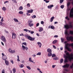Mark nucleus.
Here are the masks:
<instances>
[{"label": "nucleus", "instance_id": "ea45409f", "mask_svg": "<svg viewBox=\"0 0 73 73\" xmlns=\"http://www.w3.org/2000/svg\"><path fill=\"white\" fill-rule=\"evenodd\" d=\"M62 42H63L64 41V38H61Z\"/></svg>", "mask_w": 73, "mask_h": 73}, {"label": "nucleus", "instance_id": "e2e57ef3", "mask_svg": "<svg viewBox=\"0 0 73 73\" xmlns=\"http://www.w3.org/2000/svg\"><path fill=\"white\" fill-rule=\"evenodd\" d=\"M31 34H33V33H34V31H31Z\"/></svg>", "mask_w": 73, "mask_h": 73}, {"label": "nucleus", "instance_id": "c03bdc74", "mask_svg": "<svg viewBox=\"0 0 73 73\" xmlns=\"http://www.w3.org/2000/svg\"><path fill=\"white\" fill-rule=\"evenodd\" d=\"M22 44L26 46L27 45V43L26 42H24L22 43Z\"/></svg>", "mask_w": 73, "mask_h": 73}, {"label": "nucleus", "instance_id": "0eeeda50", "mask_svg": "<svg viewBox=\"0 0 73 73\" xmlns=\"http://www.w3.org/2000/svg\"><path fill=\"white\" fill-rule=\"evenodd\" d=\"M69 66V64H66L62 66V67L64 68H68Z\"/></svg>", "mask_w": 73, "mask_h": 73}, {"label": "nucleus", "instance_id": "de8ad7c7", "mask_svg": "<svg viewBox=\"0 0 73 73\" xmlns=\"http://www.w3.org/2000/svg\"><path fill=\"white\" fill-rule=\"evenodd\" d=\"M69 46H72L73 47V43H72L71 44H70L69 45Z\"/></svg>", "mask_w": 73, "mask_h": 73}, {"label": "nucleus", "instance_id": "49530a36", "mask_svg": "<svg viewBox=\"0 0 73 73\" xmlns=\"http://www.w3.org/2000/svg\"><path fill=\"white\" fill-rule=\"evenodd\" d=\"M64 5H61L60 6V8H61L62 9H63V8H64Z\"/></svg>", "mask_w": 73, "mask_h": 73}, {"label": "nucleus", "instance_id": "f257e3e1", "mask_svg": "<svg viewBox=\"0 0 73 73\" xmlns=\"http://www.w3.org/2000/svg\"><path fill=\"white\" fill-rule=\"evenodd\" d=\"M66 55L64 56V58L65 59L64 61V62H68V58L70 61H71L73 59V54H69V53L68 52H66Z\"/></svg>", "mask_w": 73, "mask_h": 73}, {"label": "nucleus", "instance_id": "bf43d9fd", "mask_svg": "<svg viewBox=\"0 0 73 73\" xmlns=\"http://www.w3.org/2000/svg\"><path fill=\"white\" fill-rule=\"evenodd\" d=\"M29 13H28V12L27 13V16H31V14H29Z\"/></svg>", "mask_w": 73, "mask_h": 73}, {"label": "nucleus", "instance_id": "a878e982", "mask_svg": "<svg viewBox=\"0 0 73 73\" xmlns=\"http://www.w3.org/2000/svg\"><path fill=\"white\" fill-rule=\"evenodd\" d=\"M70 4V2H68V3H67V7H68V8Z\"/></svg>", "mask_w": 73, "mask_h": 73}, {"label": "nucleus", "instance_id": "864d4df0", "mask_svg": "<svg viewBox=\"0 0 73 73\" xmlns=\"http://www.w3.org/2000/svg\"><path fill=\"white\" fill-rule=\"evenodd\" d=\"M27 6H28L29 7H31V6L30 5V4L28 3L27 4Z\"/></svg>", "mask_w": 73, "mask_h": 73}, {"label": "nucleus", "instance_id": "4be33fe9", "mask_svg": "<svg viewBox=\"0 0 73 73\" xmlns=\"http://www.w3.org/2000/svg\"><path fill=\"white\" fill-rule=\"evenodd\" d=\"M66 49H67L68 50V51H69V52H71V51H72V50H71V49H70V48H69L68 47L66 48Z\"/></svg>", "mask_w": 73, "mask_h": 73}, {"label": "nucleus", "instance_id": "f03ea898", "mask_svg": "<svg viewBox=\"0 0 73 73\" xmlns=\"http://www.w3.org/2000/svg\"><path fill=\"white\" fill-rule=\"evenodd\" d=\"M64 27L66 29H68L70 28H73V26L71 25H68V24H66L64 26Z\"/></svg>", "mask_w": 73, "mask_h": 73}, {"label": "nucleus", "instance_id": "09e8293b", "mask_svg": "<svg viewBox=\"0 0 73 73\" xmlns=\"http://www.w3.org/2000/svg\"><path fill=\"white\" fill-rule=\"evenodd\" d=\"M15 50H12L11 53H15Z\"/></svg>", "mask_w": 73, "mask_h": 73}, {"label": "nucleus", "instance_id": "c756f323", "mask_svg": "<svg viewBox=\"0 0 73 73\" xmlns=\"http://www.w3.org/2000/svg\"><path fill=\"white\" fill-rule=\"evenodd\" d=\"M68 45H69V43H67L66 44V46H65V48H68Z\"/></svg>", "mask_w": 73, "mask_h": 73}, {"label": "nucleus", "instance_id": "6e6d98bb", "mask_svg": "<svg viewBox=\"0 0 73 73\" xmlns=\"http://www.w3.org/2000/svg\"><path fill=\"white\" fill-rule=\"evenodd\" d=\"M32 18H36V15H33L32 17Z\"/></svg>", "mask_w": 73, "mask_h": 73}, {"label": "nucleus", "instance_id": "2eb2a0df", "mask_svg": "<svg viewBox=\"0 0 73 73\" xmlns=\"http://www.w3.org/2000/svg\"><path fill=\"white\" fill-rule=\"evenodd\" d=\"M5 62L6 65H9V62H8V61L7 60H5Z\"/></svg>", "mask_w": 73, "mask_h": 73}, {"label": "nucleus", "instance_id": "a19ab883", "mask_svg": "<svg viewBox=\"0 0 73 73\" xmlns=\"http://www.w3.org/2000/svg\"><path fill=\"white\" fill-rule=\"evenodd\" d=\"M73 63H72V65H71L70 67V68H71V69H72V68H73Z\"/></svg>", "mask_w": 73, "mask_h": 73}, {"label": "nucleus", "instance_id": "2f4dec72", "mask_svg": "<svg viewBox=\"0 0 73 73\" xmlns=\"http://www.w3.org/2000/svg\"><path fill=\"white\" fill-rule=\"evenodd\" d=\"M20 68H23L24 67V65L23 64H21L19 65Z\"/></svg>", "mask_w": 73, "mask_h": 73}, {"label": "nucleus", "instance_id": "37998d69", "mask_svg": "<svg viewBox=\"0 0 73 73\" xmlns=\"http://www.w3.org/2000/svg\"><path fill=\"white\" fill-rule=\"evenodd\" d=\"M44 1H45V2L46 3H49V1H47L46 0H44Z\"/></svg>", "mask_w": 73, "mask_h": 73}, {"label": "nucleus", "instance_id": "0e129e2a", "mask_svg": "<svg viewBox=\"0 0 73 73\" xmlns=\"http://www.w3.org/2000/svg\"><path fill=\"white\" fill-rule=\"evenodd\" d=\"M19 36H24V34H23V33H22L21 34H20L19 35Z\"/></svg>", "mask_w": 73, "mask_h": 73}, {"label": "nucleus", "instance_id": "a18cd8bd", "mask_svg": "<svg viewBox=\"0 0 73 73\" xmlns=\"http://www.w3.org/2000/svg\"><path fill=\"white\" fill-rule=\"evenodd\" d=\"M5 71L4 69L2 70V73H5Z\"/></svg>", "mask_w": 73, "mask_h": 73}, {"label": "nucleus", "instance_id": "473e14b6", "mask_svg": "<svg viewBox=\"0 0 73 73\" xmlns=\"http://www.w3.org/2000/svg\"><path fill=\"white\" fill-rule=\"evenodd\" d=\"M19 14H21V15H22L23 14V11H20L19 12Z\"/></svg>", "mask_w": 73, "mask_h": 73}, {"label": "nucleus", "instance_id": "58836bf2", "mask_svg": "<svg viewBox=\"0 0 73 73\" xmlns=\"http://www.w3.org/2000/svg\"><path fill=\"white\" fill-rule=\"evenodd\" d=\"M63 59L62 58L61 59V60H60V63H62V62H63Z\"/></svg>", "mask_w": 73, "mask_h": 73}, {"label": "nucleus", "instance_id": "603ef678", "mask_svg": "<svg viewBox=\"0 0 73 73\" xmlns=\"http://www.w3.org/2000/svg\"><path fill=\"white\" fill-rule=\"evenodd\" d=\"M41 54V52H38V53L36 54V55H40Z\"/></svg>", "mask_w": 73, "mask_h": 73}, {"label": "nucleus", "instance_id": "c85d7f7f", "mask_svg": "<svg viewBox=\"0 0 73 73\" xmlns=\"http://www.w3.org/2000/svg\"><path fill=\"white\" fill-rule=\"evenodd\" d=\"M32 23V21H29L28 25H29L31 24V23Z\"/></svg>", "mask_w": 73, "mask_h": 73}, {"label": "nucleus", "instance_id": "9d476101", "mask_svg": "<svg viewBox=\"0 0 73 73\" xmlns=\"http://www.w3.org/2000/svg\"><path fill=\"white\" fill-rule=\"evenodd\" d=\"M22 48H23V50H25V49L26 50H27L28 49V48L27 47H25L23 45H22Z\"/></svg>", "mask_w": 73, "mask_h": 73}, {"label": "nucleus", "instance_id": "f8f14e48", "mask_svg": "<svg viewBox=\"0 0 73 73\" xmlns=\"http://www.w3.org/2000/svg\"><path fill=\"white\" fill-rule=\"evenodd\" d=\"M37 44H38V45H39V48H41L42 44H41V42H38L37 43Z\"/></svg>", "mask_w": 73, "mask_h": 73}, {"label": "nucleus", "instance_id": "f704fd0d", "mask_svg": "<svg viewBox=\"0 0 73 73\" xmlns=\"http://www.w3.org/2000/svg\"><path fill=\"white\" fill-rule=\"evenodd\" d=\"M52 57H56V54H52Z\"/></svg>", "mask_w": 73, "mask_h": 73}, {"label": "nucleus", "instance_id": "9b49d317", "mask_svg": "<svg viewBox=\"0 0 73 73\" xmlns=\"http://www.w3.org/2000/svg\"><path fill=\"white\" fill-rule=\"evenodd\" d=\"M44 30V29L41 27H39V32H41Z\"/></svg>", "mask_w": 73, "mask_h": 73}, {"label": "nucleus", "instance_id": "7ed1b4c3", "mask_svg": "<svg viewBox=\"0 0 73 73\" xmlns=\"http://www.w3.org/2000/svg\"><path fill=\"white\" fill-rule=\"evenodd\" d=\"M27 39H28L30 41H34L35 39V38H33L32 37H31L29 35H27Z\"/></svg>", "mask_w": 73, "mask_h": 73}, {"label": "nucleus", "instance_id": "bb28decb", "mask_svg": "<svg viewBox=\"0 0 73 73\" xmlns=\"http://www.w3.org/2000/svg\"><path fill=\"white\" fill-rule=\"evenodd\" d=\"M69 34H70L71 35H73V31L71 30L70 31Z\"/></svg>", "mask_w": 73, "mask_h": 73}, {"label": "nucleus", "instance_id": "423d86ee", "mask_svg": "<svg viewBox=\"0 0 73 73\" xmlns=\"http://www.w3.org/2000/svg\"><path fill=\"white\" fill-rule=\"evenodd\" d=\"M1 40L3 41V42H6V39H5V38L4 36H1Z\"/></svg>", "mask_w": 73, "mask_h": 73}, {"label": "nucleus", "instance_id": "4c0bfd02", "mask_svg": "<svg viewBox=\"0 0 73 73\" xmlns=\"http://www.w3.org/2000/svg\"><path fill=\"white\" fill-rule=\"evenodd\" d=\"M9 52H10V53H11L12 52V49H11V48H10L9 49Z\"/></svg>", "mask_w": 73, "mask_h": 73}, {"label": "nucleus", "instance_id": "774afa93", "mask_svg": "<svg viewBox=\"0 0 73 73\" xmlns=\"http://www.w3.org/2000/svg\"><path fill=\"white\" fill-rule=\"evenodd\" d=\"M8 1H6L4 2V4H5L6 3H8Z\"/></svg>", "mask_w": 73, "mask_h": 73}, {"label": "nucleus", "instance_id": "e433bc0d", "mask_svg": "<svg viewBox=\"0 0 73 73\" xmlns=\"http://www.w3.org/2000/svg\"><path fill=\"white\" fill-rule=\"evenodd\" d=\"M34 24L33 23H32L31 24H30L29 25V27H33V25Z\"/></svg>", "mask_w": 73, "mask_h": 73}, {"label": "nucleus", "instance_id": "6ab92c4d", "mask_svg": "<svg viewBox=\"0 0 73 73\" xmlns=\"http://www.w3.org/2000/svg\"><path fill=\"white\" fill-rule=\"evenodd\" d=\"M54 19V17H52L51 18V20H50V21L51 22H52L53 21V19Z\"/></svg>", "mask_w": 73, "mask_h": 73}, {"label": "nucleus", "instance_id": "69168bd1", "mask_svg": "<svg viewBox=\"0 0 73 73\" xmlns=\"http://www.w3.org/2000/svg\"><path fill=\"white\" fill-rule=\"evenodd\" d=\"M1 44H2V45H3V46H4V43H3V42H1Z\"/></svg>", "mask_w": 73, "mask_h": 73}, {"label": "nucleus", "instance_id": "39448f33", "mask_svg": "<svg viewBox=\"0 0 73 73\" xmlns=\"http://www.w3.org/2000/svg\"><path fill=\"white\" fill-rule=\"evenodd\" d=\"M2 58L3 60H7V56L6 55H4V53H2Z\"/></svg>", "mask_w": 73, "mask_h": 73}, {"label": "nucleus", "instance_id": "cd10ccee", "mask_svg": "<svg viewBox=\"0 0 73 73\" xmlns=\"http://www.w3.org/2000/svg\"><path fill=\"white\" fill-rule=\"evenodd\" d=\"M26 67L29 70H31V68L29 66H26Z\"/></svg>", "mask_w": 73, "mask_h": 73}, {"label": "nucleus", "instance_id": "393cba45", "mask_svg": "<svg viewBox=\"0 0 73 73\" xmlns=\"http://www.w3.org/2000/svg\"><path fill=\"white\" fill-rule=\"evenodd\" d=\"M29 60L30 61V62H31L34 63V62H33V61L32 60V58H29Z\"/></svg>", "mask_w": 73, "mask_h": 73}, {"label": "nucleus", "instance_id": "1a4fd4ad", "mask_svg": "<svg viewBox=\"0 0 73 73\" xmlns=\"http://www.w3.org/2000/svg\"><path fill=\"white\" fill-rule=\"evenodd\" d=\"M33 10L32 9H31L30 10H28L27 11V12L29 13H33Z\"/></svg>", "mask_w": 73, "mask_h": 73}, {"label": "nucleus", "instance_id": "338daca9", "mask_svg": "<svg viewBox=\"0 0 73 73\" xmlns=\"http://www.w3.org/2000/svg\"><path fill=\"white\" fill-rule=\"evenodd\" d=\"M53 46L54 49H56V47H55V46L53 45Z\"/></svg>", "mask_w": 73, "mask_h": 73}, {"label": "nucleus", "instance_id": "b1692460", "mask_svg": "<svg viewBox=\"0 0 73 73\" xmlns=\"http://www.w3.org/2000/svg\"><path fill=\"white\" fill-rule=\"evenodd\" d=\"M13 73H16V68H13Z\"/></svg>", "mask_w": 73, "mask_h": 73}, {"label": "nucleus", "instance_id": "052dcab7", "mask_svg": "<svg viewBox=\"0 0 73 73\" xmlns=\"http://www.w3.org/2000/svg\"><path fill=\"white\" fill-rule=\"evenodd\" d=\"M13 2L15 3H17V2H16V0H13Z\"/></svg>", "mask_w": 73, "mask_h": 73}, {"label": "nucleus", "instance_id": "a211bd4d", "mask_svg": "<svg viewBox=\"0 0 73 73\" xmlns=\"http://www.w3.org/2000/svg\"><path fill=\"white\" fill-rule=\"evenodd\" d=\"M54 5H50H50H49L48 6V8H52V7H53Z\"/></svg>", "mask_w": 73, "mask_h": 73}, {"label": "nucleus", "instance_id": "412c9836", "mask_svg": "<svg viewBox=\"0 0 73 73\" xmlns=\"http://www.w3.org/2000/svg\"><path fill=\"white\" fill-rule=\"evenodd\" d=\"M19 10H20V11L23 10V6H20L19 8Z\"/></svg>", "mask_w": 73, "mask_h": 73}, {"label": "nucleus", "instance_id": "4468645a", "mask_svg": "<svg viewBox=\"0 0 73 73\" xmlns=\"http://www.w3.org/2000/svg\"><path fill=\"white\" fill-rule=\"evenodd\" d=\"M52 52H48L47 56L48 57H50L52 56Z\"/></svg>", "mask_w": 73, "mask_h": 73}, {"label": "nucleus", "instance_id": "c9c22d12", "mask_svg": "<svg viewBox=\"0 0 73 73\" xmlns=\"http://www.w3.org/2000/svg\"><path fill=\"white\" fill-rule=\"evenodd\" d=\"M51 29H54V28H55L52 25V26H51Z\"/></svg>", "mask_w": 73, "mask_h": 73}, {"label": "nucleus", "instance_id": "6e6552de", "mask_svg": "<svg viewBox=\"0 0 73 73\" xmlns=\"http://www.w3.org/2000/svg\"><path fill=\"white\" fill-rule=\"evenodd\" d=\"M12 38L13 39L16 38V34L13 33H12Z\"/></svg>", "mask_w": 73, "mask_h": 73}, {"label": "nucleus", "instance_id": "3c124183", "mask_svg": "<svg viewBox=\"0 0 73 73\" xmlns=\"http://www.w3.org/2000/svg\"><path fill=\"white\" fill-rule=\"evenodd\" d=\"M64 0H60V3H63V1H64Z\"/></svg>", "mask_w": 73, "mask_h": 73}, {"label": "nucleus", "instance_id": "13d9d810", "mask_svg": "<svg viewBox=\"0 0 73 73\" xmlns=\"http://www.w3.org/2000/svg\"><path fill=\"white\" fill-rule=\"evenodd\" d=\"M44 23V22H43V21H41V24L43 25Z\"/></svg>", "mask_w": 73, "mask_h": 73}, {"label": "nucleus", "instance_id": "79ce46f5", "mask_svg": "<svg viewBox=\"0 0 73 73\" xmlns=\"http://www.w3.org/2000/svg\"><path fill=\"white\" fill-rule=\"evenodd\" d=\"M17 57L18 59H17V61H20V60H19V55H18L17 56Z\"/></svg>", "mask_w": 73, "mask_h": 73}, {"label": "nucleus", "instance_id": "aec40b11", "mask_svg": "<svg viewBox=\"0 0 73 73\" xmlns=\"http://www.w3.org/2000/svg\"><path fill=\"white\" fill-rule=\"evenodd\" d=\"M2 9L3 11H6L7 9L5 7H4L2 8Z\"/></svg>", "mask_w": 73, "mask_h": 73}, {"label": "nucleus", "instance_id": "ddd939ff", "mask_svg": "<svg viewBox=\"0 0 73 73\" xmlns=\"http://www.w3.org/2000/svg\"><path fill=\"white\" fill-rule=\"evenodd\" d=\"M47 51L48 53H52V50L50 48H48Z\"/></svg>", "mask_w": 73, "mask_h": 73}, {"label": "nucleus", "instance_id": "5701e85b", "mask_svg": "<svg viewBox=\"0 0 73 73\" xmlns=\"http://www.w3.org/2000/svg\"><path fill=\"white\" fill-rule=\"evenodd\" d=\"M13 20L15 22H19V21L17 19L14 18Z\"/></svg>", "mask_w": 73, "mask_h": 73}, {"label": "nucleus", "instance_id": "680f3d73", "mask_svg": "<svg viewBox=\"0 0 73 73\" xmlns=\"http://www.w3.org/2000/svg\"><path fill=\"white\" fill-rule=\"evenodd\" d=\"M10 62L12 63V64H13V60H11Z\"/></svg>", "mask_w": 73, "mask_h": 73}, {"label": "nucleus", "instance_id": "72a5a7b5", "mask_svg": "<svg viewBox=\"0 0 73 73\" xmlns=\"http://www.w3.org/2000/svg\"><path fill=\"white\" fill-rule=\"evenodd\" d=\"M53 59L54 60H57L58 59V58L57 57H56L54 58Z\"/></svg>", "mask_w": 73, "mask_h": 73}, {"label": "nucleus", "instance_id": "8fccbe9b", "mask_svg": "<svg viewBox=\"0 0 73 73\" xmlns=\"http://www.w3.org/2000/svg\"><path fill=\"white\" fill-rule=\"evenodd\" d=\"M23 31H25V32H28V30H27V29H24L23 30Z\"/></svg>", "mask_w": 73, "mask_h": 73}, {"label": "nucleus", "instance_id": "20e7f679", "mask_svg": "<svg viewBox=\"0 0 73 73\" xmlns=\"http://www.w3.org/2000/svg\"><path fill=\"white\" fill-rule=\"evenodd\" d=\"M73 39V37L72 36H68L66 38L67 40L68 41H72Z\"/></svg>", "mask_w": 73, "mask_h": 73}, {"label": "nucleus", "instance_id": "5fc2aeb1", "mask_svg": "<svg viewBox=\"0 0 73 73\" xmlns=\"http://www.w3.org/2000/svg\"><path fill=\"white\" fill-rule=\"evenodd\" d=\"M39 25H40L39 23H38L36 24V27H38L39 26Z\"/></svg>", "mask_w": 73, "mask_h": 73}, {"label": "nucleus", "instance_id": "f3484780", "mask_svg": "<svg viewBox=\"0 0 73 73\" xmlns=\"http://www.w3.org/2000/svg\"><path fill=\"white\" fill-rule=\"evenodd\" d=\"M57 40H55L53 41L52 42V44H56V43H57Z\"/></svg>", "mask_w": 73, "mask_h": 73}, {"label": "nucleus", "instance_id": "4d7b16f0", "mask_svg": "<svg viewBox=\"0 0 73 73\" xmlns=\"http://www.w3.org/2000/svg\"><path fill=\"white\" fill-rule=\"evenodd\" d=\"M58 35H54V37H55V38H57V37H58Z\"/></svg>", "mask_w": 73, "mask_h": 73}, {"label": "nucleus", "instance_id": "dca6fc26", "mask_svg": "<svg viewBox=\"0 0 73 73\" xmlns=\"http://www.w3.org/2000/svg\"><path fill=\"white\" fill-rule=\"evenodd\" d=\"M65 34L66 36H69V34H68V31L66 30L65 31Z\"/></svg>", "mask_w": 73, "mask_h": 73}, {"label": "nucleus", "instance_id": "7c9ffc66", "mask_svg": "<svg viewBox=\"0 0 73 73\" xmlns=\"http://www.w3.org/2000/svg\"><path fill=\"white\" fill-rule=\"evenodd\" d=\"M65 18L66 19H67L68 21L70 20V19L68 17H66Z\"/></svg>", "mask_w": 73, "mask_h": 73}]
</instances>
